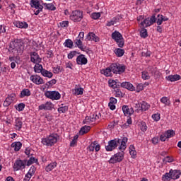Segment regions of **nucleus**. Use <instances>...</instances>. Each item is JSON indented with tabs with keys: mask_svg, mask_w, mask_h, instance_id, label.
I'll return each mask as SVG.
<instances>
[{
	"mask_svg": "<svg viewBox=\"0 0 181 181\" xmlns=\"http://www.w3.org/2000/svg\"><path fill=\"white\" fill-rule=\"evenodd\" d=\"M23 49L25 45L22 40H16L10 43L8 52L13 53L14 56H19L23 53Z\"/></svg>",
	"mask_w": 181,
	"mask_h": 181,
	"instance_id": "f257e3e1",
	"label": "nucleus"
},
{
	"mask_svg": "<svg viewBox=\"0 0 181 181\" xmlns=\"http://www.w3.org/2000/svg\"><path fill=\"white\" fill-rule=\"evenodd\" d=\"M25 154L26 155L27 158H29V159H35V158L33 157L32 150H28V148H26L25 151Z\"/></svg>",
	"mask_w": 181,
	"mask_h": 181,
	"instance_id": "e433bc0d",
	"label": "nucleus"
},
{
	"mask_svg": "<svg viewBox=\"0 0 181 181\" xmlns=\"http://www.w3.org/2000/svg\"><path fill=\"white\" fill-rule=\"evenodd\" d=\"M68 110H69V107L67 106H62L58 109V112L62 114H64V112H66Z\"/></svg>",
	"mask_w": 181,
	"mask_h": 181,
	"instance_id": "37998d69",
	"label": "nucleus"
},
{
	"mask_svg": "<svg viewBox=\"0 0 181 181\" xmlns=\"http://www.w3.org/2000/svg\"><path fill=\"white\" fill-rule=\"evenodd\" d=\"M112 72V71L111 70V66H110L109 68H107L105 69L101 70V74L106 76V77H110V76H111Z\"/></svg>",
	"mask_w": 181,
	"mask_h": 181,
	"instance_id": "cd10ccee",
	"label": "nucleus"
},
{
	"mask_svg": "<svg viewBox=\"0 0 181 181\" xmlns=\"http://www.w3.org/2000/svg\"><path fill=\"white\" fill-rule=\"evenodd\" d=\"M30 60L33 63H40L42 62V59L40 57H39V54L36 52H33V54H31Z\"/></svg>",
	"mask_w": 181,
	"mask_h": 181,
	"instance_id": "f3484780",
	"label": "nucleus"
},
{
	"mask_svg": "<svg viewBox=\"0 0 181 181\" xmlns=\"http://www.w3.org/2000/svg\"><path fill=\"white\" fill-rule=\"evenodd\" d=\"M122 87L123 88H127V90H129V91H135V87H134V85L129 82H122Z\"/></svg>",
	"mask_w": 181,
	"mask_h": 181,
	"instance_id": "a211bd4d",
	"label": "nucleus"
},
{
	"mask_svg": "<svg viewBox=\"0 0 181 181\" xmlns=\"http://www.w3.org/2000/svg\"><path fill=\"white\" fill-rule=\"evenodd\" d=\"M172 179V175H170V173H165V175L162 177V180L163 181H169Z\"/></svg>",
	"mask_w": 181,
	"mask_h": 181,
	"instance_id": "c03bdc74",
	"label": "nucleus"
},
{
	"mask_svg": "<svg viewBox=\"0 0 181 181\" xmlns=\"http://www.w3.org/2000/svg\"><path fill=\"white\" fill-rule=\"evenodd\" d=\"M76 42L75 45H77V47H78V49H81L82 51H84V47H83V41H81V39L78 40H76Z\"/></svg>",
	"mask_w": 181,
	"mask_h": 181,
	"instance_id": "4c0bfd02",
	"label": "nucleus"
},
{
	"mask_svg": "<svg viewBox=\"0 0 181 181\" xmlns=\"http://www.w3.org/2000/svg\"><path fill=\"white\" fill-rule=\"evenodd\" d=\"M115 92L116 97H123L122 92H121V90H119V88H115Z\"/></svg>",
	"mask_w": 181,
	"mask_h": 181,
	"instance_id": "09e8293b",
	"label": "nucleus"
},
{
	"mask_svg": "<svg viewBox=\"0 0 181 181\" xmlns=\"http://www.w3.org/2000/svg\"><path fill=\"white\" fill-rule=\"evenodd\" d=\"M160 101L161 103H163V104H165V105H170V100H169L167 97H163L160 99Z\"/></svg>",
	"mask_w": 181,
	"mask_h": 181,
	"instance_id": "79ce46f5",
	"label": "nucleus"
},
{
	"mask_svg": "<svg viewBox=\"0 0 181 181\" xmlns=\"http://www.w3.org/2000/svg\"><path fill=\"white\" fill-rule=\"evenodd\" d=\"M43 66L42 64H39V63H35V66L34 67V71L35 73H42L43 71Z\"/></svg>",
	"mask_w": 181,
	"mask_h": 181,
	"instance_id": "c756f323",
	"label": "nucleus"
},
{
	"mask_svg": "<svg viewBox=\"0 0 181 181\" xmlns=\"http://www.w3.org/2000/svg\"><path fill=\"white\" fill-rule=\"evenodd\" d=\"M151 51H147L146 52H141V56L143 57H151Z\"/></svg>",
	"mask_w": 181,
	"mask_h": 181,
	"instance_id": "4d7b16f0",
	"label": "nucleus"
},
{
	"mask_svg": "<svg viewBox=\"0 0 181 181\" xmlns=\"http://www.w3.org/2000/svg\"><path fill=\"white\" fill-rule=\"evenodd\" d=\"M122 159H110L108 160L109 163H119V162H122Z\"/></svg>",
	"mask_w": 181,
	"mask_h": 181,
	"instance_id": "052dcab7",
	"label": "nucleus"
},
{
	"mask_svg": "<svg viewBox=\"0 0 181 181\" xmlns=\"http://www.w3.org/2000/svg\"><path fill=\"white\" fill-rule=\"evenodd\" d=\"M44 6L46 7V9H48V11H56V6L53 5V4H43Z\"/></svg>",
	"mask_w": 181,
	"mask_h": 181,
	"instance_id": "f704fd0d",
	"label": "nucleus"
},
{
	"mask_svg": "<svg viewBox=\"0 0 181 181\" xmlns=\"http://www.w3.org/2000/svg\"><path fill=\"white\" fill-rule=\"evenodd\" d=\"M60 71H62V69H60L59 66H57V67H54L53 68V72L55 74H59V73H60Z\"/></svg>",
	"mask_w": 181,
	"mask_h": 181,
	"instance_id": "13d9d810",
	"label": "nucleus"
},
{
	"mask_svg": "<svg viewBox=\"0 0 181 181\" xmlns=\"http://www.w3.org/2000/svg\"><path fill=\"white\" fill-rule=\"evenodd\" d=\"M164 134H165V136H167L168 139L173 138V136L176 135V133L173 130H168Z\"/></svg>",
	"mask_w": 181,
	"mask_h": 181,
	"instance_id": "72a5a7b5",
	"label": "nucleus"
},
{
	"mask_svg": "<svg viewBox=\"0 0 181 181\" xmlns=\"http://www.w3.org/2000/svg\"><path fill=\"white\" fill-rule=\"evenodd\" d=\"M56 166H57V163H56V162L51 163L50 164L47 165L45 170H46V172H52V170H53V169H54V168H56Z\"/></svg>",
	"mask_w": 181,
	"mask_h": 181,
	"instance_id": "bb28decb",
	"label": "nucleus"
},
{
	"mask_svg": "<svg viewBox=\"0 0 181 181\" xmlns=\"http://www.w3.org/2000/svg\"><path fill=\"white\" fill-rule=\"evenodd\" d=\"M124 153H124V151H121V152H119V153L115 154L114 156H112V157H108V156H107V154H103L102 158H110V159H124Z\"/></svg>",
	"mask_w": 181,
	"mask_h": 181,
	"instance_id": "f8f14e48",
	"label": "nucleus"
},
{
	"mask_svg": "<svg viewBox=\"0 0 181 181\" xmlns=\"http://www.w3.org/2000/svg\"><path fill=\"white\" fill-rule=\"evenodd\" d=\"M152 118L154 119V121H159V119H160V114H153L152 115Z\"/></svg>",
	"mask_w": 181,
	"mask_h": 181,
	"instance_id": "5fc2aeb1",
	"label": "nucleus"
},
{
	"mask_svg": "<svg viewBox=\"0 0 181 181\" xmlns=\"http://www.w3.org/2000/svg\"><path fill=\"white\" fill-rule=\"evenodd\" d=\"M12 103H13V96H8L4 103V106L9 107Z\"/></svg>",
	"mask_w": 181,
	"mask_h": 181,
	"instance_id": "412c9836",
	"label": "nucleus"
},
{
	"mask_svg": "<svg viewBox=\"0 0 181 181\" xmlns=\"http://www.w3.org/2000/svg\"><path fill=\"white\" fill-rule=\"evenodd\" d=\"M22 121H21V119L17 118L16 119V129H18V131L21 130V129L22 128Z\"/></svg>",
	"mask_w": 181,
	"mask_h": 181,
	"instance_id": "58836bf2",
	"label": "nucleus"
},
{
	"mask_svg": "<svg viewBox=\"0 0 181 181\" xmlns=\"http://www.w3.org/2000/svg\"><path fill=\"white\" fill-rule=\"evenodd\" d=\"M170 173L171 179H173L174 180H176V179H179V177H180V175H181L180 170H170Z\"/></svg>",
	"mask_w": 181,
	"mask_h": 181,
	"instance_id": "2eb2a0df",
	"label": "nucleus"
},
{
	"mask_svg": "<svg viewBox=\"0 0 181 181\" xmlns=\"http://www.w3.org/2000/svg\"><path fill=\"white\" fill-rule=\"evenodd\" d=\"M163 15L158 14L157 16V25H160L163 21Z\"/></svg>",
	"mask_w": 181,
	"mask_h": 181,
	"instance_id": "de8ad7c7",
	"label": "nucleus"
},
{
	"mask_svg": "<svg viewBox=\"0 0 181 181\" xmlns=\"http://www.w3.org/2000/svg\"><path fill=\"white\" fill-rule=\"evenodd\" d=\"M121 140L119 139H118L117 140V139H115L113 140H110L108 142V145L105 146V149L107 151H114V149H115V148H117V146H118V145L117 144H121Z\"/></svg>",
	"mask_w": 181,
	"mask_h": 181,
	"instance_id": "6e6552de",
	"label": "nucleus"
},
{
	"mask_svg": "<svg viewBox=\"0 0 181 181\" xmlns=\"http://www.w3.org/2000/svg\"><path fill=\"white\" fill-rule=\"evenodd\" d=\"M30 5L32 8L37 9L36 11L34 10L35 15H39V13L43 11V6H42L37 0H31Z\"/></svg>",
	"mask_w": 181,
	"mask_h": 181,
	"instance_id": "0eeeda50",
	"label": "nucleus"
},
{
	"mask_svg": "<svg viewBox=\"0 0 181 181\" xmlns=\"http://www.w3.org/2000/svg\"><path fill=\"white\" fill-rule=\"evenodd\" d=\"M88 60L87 58L84 56V54H80L76 58V63L77 64H81L83 66V64H87Z\"/></svg>",
	"mask_w": 181,
	"mask_h": 181,
	"instance_id": "ddd939ff",
	"label": "nucleus"
},
{
	"mask_svg": "<svg viewBox=\"0 0 181 181\" xmlns=\"http://www.w3.org/2000/svg\"><path fill=\"white\" fill-rule=\"evenodd\" d=\"M41 74L44 76V77H48V78L53 77V74L46 69H42Z\"/></svg>",
	"mask_w": 181,
	"mask_h": 181,
	"instance_id": "c85d7f7f",
	"label": "nucleus"
},
{
	"mask_svg": "<svg viewBox=\"0 0 181 181\" xmlns=\"http://www.w3.org/2000/svg\"><path fill=\"white\" fill-rule=\"evenodd\" d=\"M95 148V141H94L93 143H92L90 146H89V151L90 152H93L94 149Z\"/></svg>",
	"mask_w": 181,
	"mask_h": 181,
	"instance_id": "338daca9",
	"label": "nucleus"
},
{
	"mask_svg": "<svg viewBox=\"0 0 181 181\" xmlns=\"http://www.w3.org/2000/svg\"><path fill=\"white\" fill-rule=\"evenodd\" d=\"M122 110L123 111L124 115L127 117V115H132L135 111L134 110L133 107H131L129 109V107L128 105H123L122 107Z\"/></svg>",
	"mask_w": 181,
	"mask_h": 181,
	"instance_id": "9b49d317",
	"label": "nucleus"
},
{
	"mask_svg": "<svg viewBox=\"0 0 181 181\" xmlns=\"http://www.w3.org/2000/svg\"><path fill=\"white\" fill-rule=\"evenodd\" d=\"M150 105H148L146 102H143V103L141 105V108L140 110L141 111H146V110H149Z\"/></svg>",
	"mask_w": 181,
	"mask_h": 181,
	"instance_id": "ea45409f",
	"label": "nucleus"
},
{
	"mask_svg": "<svg viewBox=\"0 0 181 181\" xmlns=\"http://www.w3.org/2000/svg\"><path fill=\"white\" fill-rule=\"evenodd\" d=\"M109 85L110 87H112V88H116L115 86L117 85V81H114L112 80V81H109Z\"/></svg>",
	"mask_w": 181,
	"mask_h": 181,
	"instance_id": "bf43d9fd",
	"label": "nucleus"
},
{
	"mask_svg": "<svg viewBox=\"0 0 181 181\" xmlns=\"http://www.w3.org/2000/svg\"><path fill=\"white\" fill-rule=\"evenodd\" d=\"M84 91V89L82 88H78L75 90L76 94L78 95H83V93Z\"/></svg>",
	"mask_w": 181,
	"mask_h": 181,
	"instance_id": "3c124183",
	"label": "nucleus"
},
{
	"mask_svg": "<svg viewBox=\"0 0 181 181\" xmlns=\"http://www.w3.org/2000/svg\"><path fill=\"white\" fill-rule=\"evenodd\" d=\"M101 16V14L100 13H93L91 14L92 19H98Z\"/></svg>",
	"mask_w": 181,
	"mask_h": 181,
	"instance_id": "864d4df0",
	"label": "nucleus"
},
{
	"mask_svg": "<svg viewBox=\"0 0 181 181\" xmlns=\"http://www.w3.org/2000/svg\"><path fill=\"white\" fill-rule=\"evenodd\" d=\"M129 153L133 158H135V156H136V151H135V147L134 146V145H131L129 146Z\"/></svg>",
	"mask_w": 181,
	"mask_h": 181,
	"instance_id": "c9c22d12",
	"label": "nucleus"
},
{
	"mask_svg": "<svg viewBox=\"0 0 181 181\" xmlns=\"http://www.w3.org/2000/svg\"><path fill=\"white\" fill-rule=\"evenodd\" d=\"M73 41L70 39H67L65 40V42L64 43L65 47H69V49H73Z\"/></svg>",
	"mask_w": 181,
	"mask_h": 181,
	"instance_id": "473e14b6",
	"label": "nucleus"
},
{
	"mask_svg": "<svg viewBox=\"0 0 181 181\" xmlns=\"http://www.w3.org/2000/svg\"><path fill=\"white\" fill-rule=\"evenodd\" d=\"M70 19L74 22H81V19H83V11L78 10L73 11L70 16Z\"/></svg>",
	"mask_w": 181,
	"mask_h": 181,
	"instance_id": "423d86ee",
	"label": "nucleus"
},
{
	"mask_svg": "<svg viewBox=\"0 0 181 181\" xmlns=\"http://www.w3.org/2000/svg\"><path fill=\"white\" fill-rule=\"evenodd\" d=\"M56 83H57V80L56 79H52L49 81H48L47 83H46V86H48V88L49 87H52V86H53V84H56Z\"/></svg>",
	"mask_w": 181,
	"mask_h": 181,
	"instance_id": "8fccbe9b",
	"label": "nucleus"
},
{
	"mask_svg": "<svg viewBox=\"0 0 181 181\" xmlns=\"http://www.w3.org/2000/svg\"><path fill=\"white\" fill-rule=\"evenodd\" d=\"M26 166V160H17L13 165L14 170H21V169H25Z\"/></svg>",
	"mask_w": 181,
	"mask_h": 181,
	"instance_id": "1a4fd4ad",
	"label": "nucleus"
},
{
	"mask_svg": "<svg viewBox=\"0 0 181 181\" xmlns=\"http://www.w3.org/2000/svg\"><path fill=\"white\" fill-rule=\"evenodd\" d=\"M52 108H53V104L50 102H47L45 104L39 106V110H45L47 111H50Z\"/></svg>",
	"mask_w": 181,
	"mask_h": 181,
	"instance_id": "4468645a",
	"label": "nucleus"
},
{
	"mask_svg": "<svg viewBox=\"0 0 181 181\" xmlns=\"http://www.w3.org/2000/svg\"><path fill=\"white\" fill-rule=\"evenodd\" d=\"M166 162L171 163V162H173V160H166L165 159H163L159 161H157V163H160V165H158V166H159V168H162V166H163V164L166 163Z\"/></svg>",
	"mask_w": 181,
	"mask_h": 181,
	"instance_id": "a19ab883",
	"label": "nucleus"
},
{
	"mask_svg": "<svg viewBox=\"0 0 181 181\" xmlns=\"http://www.w3.org/2000/svg\"><path fill=\"white\" fill-rule=\"evenodd\" d=\"M30 78L31 81H33V83H35V84H37L38 86L40 84H45V81H43V78H42L38 75H32L30 77Z\"/></svg>",
	"mask_w": 181,
	"mask_h": 181,
	"instance_id": "9d476101",
	"label": "nucleus"
},
{
	"mask_svg": "<svg viewBox=\"0 0 181 181\" xmlns=\"http://www.w3.org/2000/svg\"><path fill=\"white\" fill-rule=\"evenodd\" d=\"M115 53L117 57H122L125 53V51L122 49L117 48L115 50Z\"/></svg>",
	"mask_w": 181,
	"mask_h": 181,
	"instance_id": "7c9ffc66",
	"label": "nucleus"
},
{
	"mask_svg": "<svg viewBox=\"0 0 181 181\" xmlns=\"http://www.w3.org/2000/svg\"><path fill=\"white\" fill-rule=\"evenodd\" d=\"M146 129H148V126H146V124L145 122L141 123V130L143 132H145V131H146Z\"/></svg>",
	"mask_w": 181,
	"mask_h": 181,
	"instance_id": "0e129e2a",
	"label": "nucleus"
},
{
	"mask_svg": "<svg viewBox=\"0 0 181 181\" xmlns=\"http://www.w3.org/2000/svg\"><path fill=\"white\" fill-rule=\"evenodd\" d=\"M100 117H101L100 113H97V112L93 113L90 116L91 122H94L97 121V119H100Z\"/></svg>",
	"mask_w": 181,
	"mask_h": 181,
	"instance_id": "b1692460",
	"label": "nucleus"
},
{
	"mask_svg": "<svg viewBox=\"0 0 181 181\" xmlns=\"http://www.w3.org/2000/svg\"><path fill=\"white\" fill-rule=\"evenodd\" d=\"M141 77L143 80H149L151 78V76H149V74L146 71H143Z\"/></svg>",
	"mask_w": 181,
	"mask_h": 181,
	"instance_id": "a18cd8bd",
	"label": "nucleus"
},
{
	"mask_svg": "<svg viewBox=\"0 0 181 181\" xmlns=\"http://www.w3.org/2000/svg\"><path fill=\"white\" fill-rule=\"evenodd\" d=\"M141 30L140 31V36L143 37V39H146L148 37V30L145 28V27L141 26Z\"/></svg>",
	"mask_w": 181,
	"mask_h": 181,
	"instance_id": "a878e982",
	"label": "nucleus"
},
{
	"mask_svg": "<svg viewBox=\"0 0 181 181\" xmlns=\"http://www.w3.org/2000/svg\"><path fill=\"white\" fill-rule=\"evenodd\" d=\"M165 78L168 81H177V80H180L181 76L178 74L169 75L168 76H166Z\"/></svg>",
	"mask_w": 181,
	"mask_h": 181,
	"instance_id": "aec40b11",
	"label": "nucleus"
},
{
	"mask_svg": "<svg viewBox=\"0 0 181 181\" xmlns=\"http://www.w3.org/2000/svg\"><path fill=\"white\" fill-rule=\"evenodd\" d=\"M112 39L115 40L118 45L119 47H124V45H125V42L124 41V37L122 35L118 32L115 31L112 33Z\"/></svg>",
	"mask_w": 181,
	"mask_h": 181,
	"instance_id": "7ed1b4c3",
	"label": "nucleus"
},
{
	"mask_svg": "<svg viewBox=\"0 0 181 181\" xmlns=\"http://www.w3.org/2000/svg\"><path fill=\"white\" fill-rule=\"evenodd\" d=\"M142 90H144V85L142 83H139L136 86V92L139 93L140 91H142Z\"/></svg>",
	"mask_w": 181,
	"mask_h": 181,
	"instance_id": "680f3d73",
	"label": "nucleus"
},
{
	"mask_svg": "<svg viewBox=\"0 0 181 181\" xmlns=\"http://www.w3.org/2000/svg\"><path fill=\"white\" fill-rule=\"evenodd\" d=\"M30 95V90L29 89H24L21 93V98H23V97H29Z\"/></svg>",
	"mask_w": 181,
	"mask_h": 181,
	"instance_id": "2f4dec72",
	"label": "nucleus"
},
{
	"mask_svg": "<svg viewBox=\"0 0 181 181\" xmlns=\"http://www.w3.org/2000/svg\"><path fill=\"white\" fill-rule=\"evenodd\" d=\"M76 54H80V52H77V51H71L69 54H68V59H73Z\"/></svg>",
	"mask_w": 181,
	"mask_h": 181,
	"instance_id": "49530a36",
	"label": "nucleus"
},
{
	"mask_svg": "<svg viewBox=\"0 0 181 181\" xmlns=\"http://www.w3.org/2000/svg\"><path fill=\"white\" fill-rule=\"evenodd\" d=\"M156 17L155 16V15H153L150 18L149 21L151 23V25H153V23H156Z\"/></svg>",
	"mask_w": 181,
	"mask_h": 181,
	"instance_id": "69168bd1",
	"label": "nucleus"
},
{
	"mask_svg": "<svg viewBox=\"0 0 181 181\" xmlns=\"http://www.w3.org/2000/svg\"><path fill=\"white\" fill-rule=\"evenodd\" d=\"M141 26L143 28H148V26H151L152 25V23H151L149 18H147L144 19L141 23Z\"/></svg>",
	"mask_w": 181,
	"mask_h": 181,
	"instance_id": "393cba45",
	"label": "nucleus"
},
{
	"mask_svg": "<svg viewBox=\"0 0 181 181\" xmlns=\"http://www.w3.org/2000/svg\"><path fill=\"white\" fill-rule=\"evenodd\" d=\"M110 69L114 74H121L125 71V65H121L119 64H112Z\"/></svg>",
	"mask_w": 181,
	"mask_h": 181,
	"instance_id": "20e7f679",
	"label": "nucleus"
},
{
	"mask_svg": "<svg viewBox=\"0 0 181 181\" xmlns=\"http://www.w3.org/2000/svg\"><path fill=\"white\" fill-rule=\"evenodd\" d=\"M11 148H14V151L17 152L18 151H20L21 148H22V143H21V141L12 143Z\"/></svg>",
	"mask_w": 181,
	"mask_h": 181,
	"instance_id": "5701e85b",
	"label": "nucleus"
},
{
	"mask_svg": "<svg viewBox=\"0 0 181 181\" xmlns=\"http://www.w3.org/2000/svg\"><path fill=\"white\" fill-rule=\"evenodd\" d=\"M119 149L122 151L127 149V143H123V141H121V145L119 146Z\"/></svg>",
	"mask_w": 181,
	"mask_h": 181,
	"instance_id": "e2e57ef3",
	"label": "nucleus"
},
{
	"mask_svg": "<svg viewBox=\"0 0 181 181\" xmlns=\"http://www.w3.org/2000/svg\"><path fill=\"white\" fill-rule=\"evenodd\" d=\"M14 25L16 26V28H19L20 29H27L28 28L27 22L16 21Z\"/></svg>",
	"mask_w": 181,
	"mask_h": 181,
	"instance_id": "6ab92c4d",
	"label": "nucleus"
},
{
	"mask_svg": "<svg viewBox=\"0 0 181 181\" xmlns=\"http://www.w3.org/2000/svg\"><path fill=\"white\" fill-rule=\"evenodd\" d=\"M121 19H122V15H117L116 17L113 18L115 23H118Z\"/></svg>",
	"mask_w": 181,
	"mask_h": 181,
	"instance_id": "603ef678",
	"label": "nucleus"
},
{
	"mask_svg": "<svg viewBox=\"0 0 181 181\" xmlns=\"http://www.w3.org/2000/svg\"><path fill=\"white\" fill-rule=\"evenodd\" d=\"M59 138V136L58 134H52L49 136L43 139L42 143L43 145H46V146H53V145L57 142Z\"/></svg>",
	"mask_w": 181,
	"mask_h": 181,
	"instance_id": "f03ea898",
	"label": "nucleus"
},
{
	"mask_svg": "<svg viewBox=\"0 0 181 181\" xmlns=\"http://www.w3.org/2000/svg\"><path fill=\"white\" fill-rule=\"evenodd\" d=\"M45 97L47 98H49L50 100H60L62 95H60V93L58 91L54 90V91H46L45 93Z\"/></svg>",
	"mask_w": 181,
	"mask_h": 181,
	"instance_id": "39448f33",
	"label": "nucleus"
},
{
	"mask_svg": "<svg viewBox=\"0 0 181 181\" xmlns=\"http://www.w3.org/2000/svg\"><path fill=\"white\" fill-rule=\"evenodd\" d=\"M33 163H37V159H30L27 162V166H30Z\"/></svg>",
	"mask_w": 181,
	"mask_h": 181,
	"instance_id": "6e6d98bb",
	"label": "nucleus"
},
{
	"mask_svg": "<svg viewBox=\"0 0 181 181\" xmlns=\"http://www.w3.org/2000/svg\"><path fill=\"white\" fill-rule=\"evenodd\" d=\"M90 129H91V127L90 126L82 127L79 131V135H84V134H87Z\"/></svg>",
	"mask_w": 181,
	"mask_h": 181,
	"instance_id": "4be33fe9",
	"label": "nucleus"
},
{
	"mask_svg": "<svg viewBox=\"0 0 181 181\" xmlns=\"http://www.w3.org/2000/svg\"><path fill=\"white\" fill-rule=\"evenodd\" d=\"M24 109H25V104L19 103L18 104V111H23Z\"/></svg>",
	"mask_w": 181,
	"mask_h": 181,
	"instance_id": "774afa93",
	"label": "nucleus"
},
{
	"mask_svg": "<svg viewBox=\"0 0 181 181\" xmlns=\"http://www.w3.org/2000/svg\"><path fill=\"white\" fill-rule=\"evenodd\" d=\"M86 40H90L93 42H100V38L96 36L94 33H89L86 38Z\"/></svg>",
	"mask_w": 181,
	"mask_h": 181,
	"instance_id": "dca6fc26",
	"label": "nucleus"
}]
</instances>
